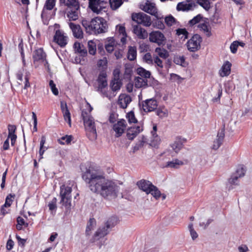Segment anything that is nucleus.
I'll return each mask as SVG.
<instances>
[{
	"label": "nucleus",
	"mask_w": 252,
	"mask_h": 252,
	"mask_svg": "<svg viewBox=\"0 0 252 252\" xmlns=\"http://www.w3.org/2000/svg\"><path fill=\"white\" fill-rule=\"evenodd\" d=\"M82 178L92 192L107 199L117 196L118 186L114 182L106 180L98 168L89 166L83 172Z\"/></svg>",
	"instance_id": "nucleus-1"
},
{
	"label": "nucleus",
	"mask_w": 252,
	"mask_h": 252,
	"mask_svg": "<svg viewBox=\"0 0 252 252\" xmlns=\"http://www.w3.org/2000/svg\"><path fill=\"white\" fill-rule=\"evenodd\" d=\"M88 104L89 107V113L83 110L81 116L87 131V135L90 140H94L96 139L97 137L96 130L94 120L90 115V113L93 110V108L89 103Z\"/></svg>",
	"instance_id": "nucleus-2"
},
{
	"label": "nucleus",
	"mask_w": 252,
	"mask_h": 252,
	"mask_svg": "<svg viewBox=\"0 0 252 252\" xmlns=\"http://www.w3.org/2000/svg\"><path fill=\"white\" fill-rule=\"evenodd\" d=\"M139 189L145 192L147 194H151L156 200L158 199L161 192L150 181L141 179L136 183Z\"/></svg>",
	"instance_id": "nucleus-3"
},
{
	"label": "nucleus",
	"mask_w": 252,
	"mask_h": 252,
	"mask_svg": "<svg viewBox=\"0 0 252 252\" xmlns=\"http://www.w3.org/2000/svg\"><path fill=\"white\" fill-rule=\"evenodd\" d=\"M119 220L116 216H112L109 218L105 223V226L102 228H99L95 232L94 236L90 240L91 243H94L106 235L108 232V229L114 227L118 223Z\"/></svg>",
	"instance_id": "nucleus-4"
},
{
	"label": "nucleus",
	"mask_w": 252,
	"mask_h": 252,
	"mask_svg": "<svg viewBox=\"0 0 252 252\" xmlns=\"http://www.w3.org/2000/svg\"><path fill=\"white\" fill-rule=\"evenodd\" d=\"M71 192L72 188L70 187L64 185L60 187V203L67 209H70L71 206Z\"/></svg>",
	"instance_id": "nucleus-5"
},
{
	"label": "nucleus",
	"mask_w": 252,
	"mask_h": 252,
	"mask_svg": "<svg viewBox=\"0 0 252 252\" xmlns=\"http://www.w3.org/2000/svg\"><path fill=\"white\" fill-rule=\"evenodd\" d=\"M94 34L105 33L108 31V24L104 18L97 17L93 19Z\"/></svg>",
	"instance_id": "nucleus-6"
},
{
	"label": "nucleus",
	"mask_w": 252,
	"mask_h": 252,
	"mask_svg": "<svg viewBox=\"0 0 252 252\" xmlns=\"http://www.w3.org/2000/svg\"><path fill=\"white\" fill-rule=\"evenodd\" d=\"M131 18L138 24L142 25L145 27H150L152 24L151 17L143 12L132 13Z\"/></svg>",
	"instance_id": "nucleus-7"
},
{
	"label": "nucleus",
	"mask_w": 252,
	"mask_h": 252,
	"mask_svg": "<svg viewBox=\"0 0 252 252\" xmlns=\"http://www.w3.org/2000/svg\"><path fill=\"white\" fill-rule=\"evenodd\" d=\"M68 37L63 31L61 30L56 31L53 37V42L60 47H65L68 43Z\"/></svg>",
	"instance_id": "nucleus-8"
},
{
	"label": "nucleus",
	"mask_w": 252,
	"mask_h": 252,
	"mask_svg": "<svg viewBox=\"0 0 252 252\" xmlns=\"http://www.w3.org/2000/svg\"><path fill=\"white\" fill-rule=\"evenodd\" d=\"M202 37L198 34H194L187 43L188 49L190 52H195L200 48Z\"/></svg>",
	"instance_id": "nucleus-9"
},
{
	"label": "nucleus",
	"mask_w": 252,
	"mask_h": 252,
	"mask_svg": "<svg viewBox=\"0 0 252 252\" xmlns=\"http://www.w3.org/2000/svg\"><path fill=\"white\" fill-rule=\"evenodd\" d=\"M127 126V123L125 119H121L113 126V130L115 131V136L120 137L125 132Z\"/></svg>",
	"instance_id": "nucleus-10"
},
{
	"label": "nucleus",
	"mask_w": 252,
	"mask_h": 252,
	"mask_svg": "<svg viewBox=\"0 0 252 252\" xmlns=\"http://www.w3.org/2000/svg\"><path fill=\"white\" fill-rule=\"evenodd\" d=\"M105 0H89V8L94 13L99 14L106 7Z\"/></svg>",
	"instance_id": "nucleus-11"
},
{
	"label": "nucleus",
	"mask_w": 252,
	"mask_h": 252,
	"mask_svg": "<svg viewBox=\"0 0 252 252\" xmlns=\"http://www.w3.org/2000/svg\"><path fill=\"white\" fill-rule=\"evenodd\" d=\"M46 58L47 54L43 48H38L33 52L32 59L34 64L41 63Z\"/></svg>",
	"instance_id": "nucleus-12"
},
{
	"label": "nucleus",
	"mask_w": 252,
	"mask_h": 252,
	"mask_svg": "<svg viewBox=\"0 0 252 252\" xmlns=\"http://www.w3.org/2000/svg\"><path fill=\"white\" fill-rule=\"evenodd\" d=\"M142 108L145 112H149L156 110L158 107V102L156 99L151 98L142 102Z\"/></svg>",
	"instance_id": "nucleus-13"
},
{
	"label": "nucleus",
	"mask_w": 252,
	"mask_h": 252,
	"mask_svg": "<svg viewBox=\"0 0 252 252\" xmlns=\"http://www.w3.org/2000/svg\"><path fill=\"white\" fill-rule=\"evenodd\" d=\"M149 39L151 42L157 43L158 45L163 44L165 40L164 36L160 32L156 31L150 33Z\"/></svg>",
	"instance_id": "nucleus-14"
},
{
	"label": "nucleus",
	"mask_w": 252,
	"mask_h": 252,
	"mask_svg": "<svg viewBox=\"0 0 252 252\" xmlns=\"http://www.w3.org/2000/svg\"><path fill=\"white\" fill-rule=\"evenodd\" d=\"M246 171V168L243 166H239L236 173L229 179V183L231 185H237L236 182L239 178L242 177L245 175Z\"/></svg>",
	"instance_id": "nucleus-15"
},
{
	"label": "nucleus",
	"mask_w": 252,
	"mask_h": 252,
	"mask_svg": "<svg viewBox=\"0 0 252 252\" xmlns=\"http://www.w3.org/2000/svg\"><path fill=\"white\" fill-rule=\"evenodd\" d=\"M143 130V127L142 125L129 127L127 130L126 136L129 140H132Z\"/></svg>",
	"instance_id": "nucleus-16"
},
{
	"label": "nucleus",
	"mask_w": 252,
	"mask_h": 252,
	"mask_svg": "<svg viewBox=\"0 0 252 252\" xmlns=\"http://www.w3.org/2000/svg\"><path fill=\"white\" fill-rule=\"evenodd\" d=\"M69 27L71 30L74 37L78 39H82L84 37V33L81 26L78 24L70 22Z\"/></svg>",
	"instance_id": "nucleus-17"
},
{
	"label": "nucleus",
	"mask_w": 252,
	"mask_h": 252,
	"mask_svg": "<svg viewBox=\"0 0 252 252\" xmlns=\"http://www.w3.org/2000/svg\"><path fill=\"white\" fill-rule=\"evenodd\" d=\"M225 136L224 126L218 131L217 139L214 140L212 149L217 150L222 144Z\"/></svg>",
	"instance_id": "nucleus-18"
},
{
	"label": "nucleus",
	"mask_w": 252,
	"mask_h": 252,
	"mask_svg": "<svg viewBox=\"0 0 252 252\" xmlns=\"http://www.w3.org/2000/svg\"><path fill=\"white\" fill-rule=\"evenodd\" d=\"M141 8L145 12L157 17L158 11L155 4L152 2H146L141 6Z\"/></svg>",
	"instance_id": "nucleus-19"
},
{
	"label": "nucleus",
	"mask_w": 252,
	"mask_h": 252,
	"mask_svg": "<svg viewBox=\"0 0 252 252\" xmlns=\"http://www.w3.org/2000/svg\"><path fill=\"white\" fill-rule=\"evenodd\" d=\"M131 100V98L129 95L121 94L119 97L118 104L121 108L125 109L130 103Z\"/></svg>",
	"instance_id": "nucleus-20"
},
{
	"label": "nucleus",
	"mask_w": 252,
	"mask_h": 252,
	"mask_svg": "<svg viewBox=\"0 0 252 252\" xmlns=\"http://www.w3.org/2000/svg\"><path fill=\"white\" fill-rule=\"evenodd\" d=\"M80 13V5L78 8L71 7L69 8V10L67 11L66 16L69 19V21H76L79 18V14Z\"/></svg>",
	"instance_id": "nucleus-21"
},
{
	"label": "nucleus",
	"mask_w": 252,
	"mask_h": 252,
	"mask_svg": "<svg viewBox=\"0 0 252 252\" xmlns=\"http://www.w3.org/2000/svg\"><path fill=\"white\" fill-rule=\"evenodd\" d=\"M61 108L65 121L71 126V114L67 108L66 103L62 101L61 102Z\"/></svg>",
	"instance_id": "nucleus-22"
},
{
	"label": "nucleus",
	"mask_w": 252,
	"mask_h": 252,
	"mask_svg": "<svg viewBox=\"0 0 252 252\" xmlns=\"http://www.w3.org/2000/svg\"><path fill=\"white\" fill-rule=\"evenodd\" d=\"M107 74L105 71H101L98 75L97 82L98 83V89L102 90L107 87V81L106 80Z\"/></svg>",
	"instance_id": "nucleus-23"
},
{
	"label": "nucleus",
	"mask_w": 252,
	"mask_h": 252,
	"mask_svg": "<svg viewBox=\"0 0 252 252\" xmlns=\"http://www.w3.org/2000/svg\"><path fill=\"white\" fill-rule=\"evenodd\" d=\"M133 32L139 39H145L148 37V32L146 30L138 25L133 26Z\"/></svg>",
	"instance_id": "nucleus-24"
},
{
	"label": "nucleus",
	"mask_w": 252,
	"mask_h": 252,
	"mask_svg": "<svg viewBox=\"0 0 252 252\" xmlns=\"http://www.w3.org/2000/svg\"><path fill=\"white\" fill-rule=\"evenodd\" d=\"M92 23L93 19L91 20L84 19L81 21V24L84 28L86 32L89 34H94V30Z\"/></svg>",
	"instance_id": "nucleus-25"
},
{
	"label": "nucleus",
	"mask_w": 252,
	"mask_h": 252,
	"mask_svg": "<svg viewBox=\"0 0 252 252\" xmlns=\"http://www.w3.org/2000/svg\"><path fill=\"white\" fill-rule=\"evenodd\" d=\"M231 63L229 61H225L220 69L219 70V74L221 77L227 76L230 74Z\"/></svg>",
	"instance_id": "nucleus-26"
},
{
	"label": "nucleus",
	"mask_w": 252,
	"mask_h": 252,
	"mask_svg": "<svg viewBox=\"0 0 252 252\" xmlns=\"http://www.w3.org/2000/svg\"><path fill=\"white\" fill-rule=\"evenodd\" d=\"M186 140L180 137H177L174 143L171 145L172 149L176 153H178L182 148L183 143Z\"/></svg>",
	"instance_id": "nucleus-27"
},
{
	"label": "nucleus",
	"mask_w": 252,
	"mask_h": 252,
	"mask_svg": "<svg viewBox=\"0 0 252 252\" xmlns=\"http://www.w3.org/2000/svg\"><path fill=\"white\" fill-rule=\"evenodd\" d=\"M74 51L82 57H85L87 55V50L84 45L79 42H75L73 45Z\"/></svg>",
	"instance_id": "nucleus-28"
},
{
	"label": "nucleus",
	"mask_w": 252,
	"mask_h": 252,
	"mask_svg": "<svg viewBox=\"0 0 252 252\" xmlns=\"http://www.w3.org/2000/svg\"><path fill=\"white\" fill-rule=\"evenodd\" d=\"M59 1L61 5L66 6L68 8L71 7L78 8L80 5L78 0H59Z\"/></svg>",
	"instance_id": "nucleus-29"
},
{
	"label": "nucleus",
	"mask_w": 252,
	"mask_h": 252,
	"mask_svg": "<svg viewBox=\"0 0 252 252\" xmlns=\"http://www.w3.org/2000/svg\"><path fill=\"white\" fill-rule=\"evenodd\" d=\"M198 27L207 37H210L212 35L211 28L208 23H200L198 25Z\"/></svg>",
	"instance_id": "nucleus-30"
},
{
	"label": "nucleus",
	"mask_w": 252,
	"mask_h": 252,
	"mask_svg": "<svg viewBox=\"0 0 252 252\" xmlns=\"http://www.w3.org/2000/svg\"><path fill=\"white\" fill-rule=\"evenodd\" d=\"M192 6L193 4L192 3L181 2L178 3L177 5V10L178 11H188L191 10Z\"/></svg>",
	"instance_id": "nucleus-31"
},
{
	"label": "nucleus",
	"mask_w": 252,
	"mask_h": 252,
	"mask_svg": "<svg viewBox=\"0 0 252 252\" xmlns=\"http://www.w3.org/2000/svg\"><path fill=\"white\" fill-rule=\"evenodd\" d=\"M184 164V163L182 161L175 159L172 161H168L165 167L177 169L180 165H183Z\"/></svg>",
	"instance_id": "nucleus-32"
},
{
	"label": "nucleus",
	"mask_w": 252,
	"mask_h": 252,
	"mask_svg": "<svg viewBox=\"0 0 252 252\" xmlns=\"http://www.w3.org/2000/svg\"><path fill=\"white\" fill-rule=\"evenodd\" d=\"M147 80L140 77H136L134 79L135 86L136 88H140L147 86Z\"/></svg>",
	"instance_id": "nucleus-33"
},
{
	"label": "nucleus",
	"mask_w": 252,
	"mask_h": 252,
	"mask_svg": "<svg viewBox=\"0 0 252 252\" xmlns=\"http://www.w3.org/2000/svg\"><path fill=\"white\" fill-rule=\"evenodd\" d=\"M56 0H46L42 11V16L45 10H51L55 6Z\"/></svg>",
	"instance_id": "nucleus-34"
},
{
	"label": "nucleus",
	"mask_w": 252,
	"mask_h": 252,
	"mask_svg": "<svg viewBox=\"0 0 252 252\" xmlns=\"http://www.w3.org/2000/svg\"><path fill=\"white\" fill-rule=\"evenodd\" d=\"M155 52L158 56L163 59H166L169 56V54L166 50L163 48L157 47L155 49Z\"/></svg>",
	"instance_id": "nucleus-35"
},
{
	"label": "nucleus",
	"mask_w": 252,
	"mask_h": 252,
	"mask_svg": "<svg viewBox=\"0 0 252 252\" xmlns=\"http://www.w3.org/2000/svg\"><path fill=\"white\" fill-rule=\"evenodd\" d=\"M137 56L136 48L134 46H130L127 52V59L130 61H134Z\"/></svg>",
	"instance_id": "nucleus-36"
},
{
	"label": "nucleus",
	"mask_w": 252,
	"mask_h": 252,
	"mask_svg": "<svg viewBox=\"0 0 252 252\" xmlns=\"http://www.w3.org/2000/svg\"><path fill=\"white\" fill-rule=\"evenodd\" d=\"M151 134L152 136V139L151 140V145L156 147L158 146L160 142V138L157 133V131H151Z\"/></svg>",
	"instance_id": "nucleus-37"
},
{
	"label": "nucleus",
	"mask_w": 252,
	"mask_h": 252,
	"mask_svg": "<svg viewBox=\"0 0 252 252\" xmlns=\"http://www.w3.org/2000/svg\"><path fill=\"white\" fill-rule=\"evenodd\" d=\"M136 72L141 76L140 77L143 78H145L147 80L148 78L150 77L151 73L141 67L137 68Z\"/></svg>",
	"instance_id": "nucleus-38"
},
{
	"label": "nucleus",
	"mask_w": 252,
	"mask_h": 252,
	"mask_svg": "<svg viewBox=\"0 0 252 252\" xmlns=\"http://www.w3.org/2000/svg\"><path fill=\"white\" fill-rule=\"evenodd\" d=\"M196 2L207 11H208L211 8V3L209 0H196Z\"/></svg>",
	"instance_id": "nucleus-39"
},
{
	"label": "nucleus",
	"mask_w": 252,
	"mask_h": 252,
	"mask_svg": "<svg viewBox=\"0 0 252 252\" xmlns=\"http://www.w3.org/2000/svg\"><path fill=\"white\" fill-rule=\"evenodd\" d=\"M122 83L120 80L113 79L110 82V87L114 92L117 91L120 89Z\"/></svg>",
	"instance_id": "nucleus-40"
},
{
	"label": "nucleus",
	"mask_w": 252,
	"mask_h": 252,
	"mask_svg": "<svg viewBox=\"0 0 252 252\" xmlns=\"http://www.w3.org/2000/svg\"><path fill=\"white\" fill-rule=\"evenodd\" d=\"M73 139L72 135H66L58 140V142L61 145L69 144Z\"/></svg>",
	"instance_id": "nucleus-41"
},
{
	"label": "nucleus",
	"mask_w": 252,
	"mask_h": 252,
	"mask_svg": "<svg viewBox=\"0 0 252 252\" xmlns=\"http://www.w3.org/2000/svg\"><path fill=\"white\" fill-rule=\"evenodd\" d=\"M107 60L106 58L104 57L102 59L99 60L97 63V67L101 68L102 70L105 71L107 68Z\"/></svg>",
	"instance_id": "nucleus-42"
},
{
	"label": "nucleus",
	"mask_w": 252,
	"mask_h": 252,
	"mask_svg": "<svg viewBox=\"0 0 252 252\" xmlns=\"http://www.w3.org/2000/svg\"><path fill=\"white\" fill-rule=\"evenodd\" d=\"M88 51L90 54L94 55L96 53V44L93 40H90L88 42Z\"/></svg>",
	"instance_id": "nucleus-43"
},
{
	"label": "nucleus",
	"mask_w": 252,
	"mask_h": 252,
	"mask_svg": "<svg viewBox=\"0 0 252 252\" xmlns=\"http://www.w3.org/2000/svg\"><path fill=\"white\" fill-rule=\"evenodd\" d=\"M123 3V0H109L110 7L113 10L117 9Z\"/></svg>",
	"instance_id": "nucleus-44"
},
{
	"label": "nucleus",
	"mask_w": 252,
	"mask_h": 252,
	"mask_svg": "<svg viewBox=\"0 0 252 252\" xmlns=\"http://www.w3.org/2000/svg\"><path fill=\"white\" fill-rule=\"evenodd\" d=\"M46 142V137L45 136L42 135L41 137V140L40 141V149L39 151V154L40 157V158H42V155L44 153V152L45 151V149H47V148H45L44 147V145L45 143Z\"/></svg>",
	"instance_id": "nucleus-45"
},
{
	"label": "nucleus",
	"mask_w": 252,
	"mask_h": 252,
	"mask_svg": "<svg viewBox=\"0 0 252 252\" xmlns=\"http://www.w3.org/2000/svg\"><path fill=\"white\" fill-rule=\"evenodd\" d=\"M176 34L179 36H181L180 38L185 40L188 37L189 32L186 29H178L177 30Z\"/></svg>",
	"instance_id": "nucleus-46"
},
{
	"label": "nucleus",
	"mask_w": 252,
	"mask_h": 252,
	"mask_svg": "<svg viewBox=\"0 0 252 252\" xmlns=\"http://www.w3.org/2000/svg\"><path fill=\"white\" fill-rule=\"evenodd\" d=\"M15 197V195L14 194H9L6 197L5 201L3 204V206H5V207H10L12 203H13V199H14Z\"/></svg>",
	"instance_id": "nucleus-47"
},
{
	"label": "nucleus",
	"mask_w": 252,
	"mask_h": 252,
	"mask_svg": "<svg viewBox=\"0 0 252 252\" xmlns=\"http://www.w3.org/2000/svg\"><path fill=\"white\" fill-rule=\"evenodd\" d=\"M156 114L159 118H163L168 116V110L164 108L162 109L159 108L157 109Z\"/></svg>",
	"instance_id": "nucleus-48"
},
{
	"label": "nucleus",
	"mask_w": 252,
	"mask_h": 252,
	"mask_svg": "<svg viewBox=\"0 0 252 252\" xmlns=\"http://www.w3.org/2000/svg\"><path fill=\"white\" fill-rule=\"evenodd\" d=\"M126 118L127 119V121L129 124H135L137 123V120L135 118L134 112L132 111H131L128 113H127L126 115Z\"/></svg>",
	"instance_id": "nucleus-49"
},
{
	"label": "nucleus",
	"mask_w": 252,
	"mask_h": 252,
	"mask_svg": "<svg viewBox=\"0 0 252 252\" xmlns=\"http://www.w3.org/2000/svg\"><path fill=\"white\" fill-rule=\"evenodd\" d=\"M174 63L176 64L185 66V59L183 56H177L174 58Z\"/></svg>",
	"instance_id": "nucleus-50"
},
{
	"label": "nucleus",
	"mask_w": 252,
	"mask_h": 252,
	"mask_svg": "<svg viewBox=\"0 0 252 252\" xmlns=\"http://www.w3.org/2000/svg\"><path fill=\"white\" fill-rule=\"evenodd\" d=\"M57 199L56 197H54L52 200L49 203L48 207L50 211H55L57 208Z\"/></svg>",
	"instance_id": "nucleus-51"
},
{
	"label": "nucleus",
	"mask_w": 252,
	"mask_h": 252,
	"mask_svg": "<svg viewBox=\"0 0 252 252\" xmlns=\"http://www.w3.org/2000/svg\"><path fill=\"white\" fill-rule=\"evenodd\" d=\"M202 18L203 17L201 14H198L189 21V24L190 26H192L199 23Z\"/></svg>",
	"instance_id": "nucleus-52"
},
{
	"label": "nucleus",
	"mask_w": 252,
	"mask_h": 252,
	"mask_svg": "<svg viewBox=\"0 0 252 252\" xmlns=\"http://www.w3.org/2000/svg\"><path fill=\"white\" fill-rule=\"evenodd\" d=\"M188 228L189 229L190 235L193 240H195L198 237V234L196 231L193 228V225L192 223H190L189 224Z\"/></svg>",
	"instance_id": "nucleus-53"
},
{
	"label": "nucleus",
	"mask_w": 252,
	"mask_h": 252,
	"mask_svg": "<svg viewBox=\"0 0 252 252\" xmlns=\"http://www.w3.org/2000/svg\"><path fill=\"white\" fill-rule=\"evenodd\" d=\"M17 222L16 228L18 230H20L22 229V226L25 225V220L23 218L19 216L17 218Z\"/></svg>",
	"instance_id": "nucleus-54"
},
{
	"label": "nucleus",
	"mask_w": 252,
	"mask_h": 252,
	"mask_svg": "<svg viewBox=\"0 0 252 252\" xmlns=\"http://www.w3.org/2000/svg\"><path fill=\"white\" fill-rule=\"evenodd\" d=\"M49 86L51 88V90L53 94L55 95H58L59 94V91L58 89L56 88V84L54 83L53 80H50Z\"/></svg>",
	"instance_id": "nucleus-55"
},
{
	"label": "nucleus",
	"mask_w": 252,
	"mask_h": 252,
	"mask_svg": "<svg viewBox=\"0 0 252 252\" xmlns=\"http://www.w3.org/2000/svg\"><path fill=\"white\" fill-rule=\"evenodd\" d=\"M175 22V19L171 15L165 18V23L168 26H171Z\"/></svg>",
	"instance_id": "nucleus-56"
},
{
	"label": "nucleus",
	"mask_w": 252,
	"mask_h": 252,
	"mask_svg": "<svg viewBox=\"0 0 252 252\" xmlns=\"http://www.w3.org/2000/svg\"><path fill=\"white\" fill-rule=\"evenodd\" d=\"M30 74L29 72H27L26 73V74L25 75L24 79H25V82H24V89H27L28 88H30L31 87V85L29 82L30 79Z\"/></svg>",
	"instance_id": "nucleus-57"
},
{
	"label": "nucleus",
	"mask_w": 252,
	"mask_h": 252,
	"mask_svg": "<svg viewBox=\"0 0 252 252\" xmlns=\"http://www.w3.org/2000/svg\"><path fill=\"white\" fill-rule=\"evenodd\" d=\"M153 60L154 61L155 63L160 68H163V63L161 60H160L159 57L156 55L153 56Z\"/></svg>",
	"instance_id": "nucleus-58"
},
{
	"label": "nucleus",
	"mask_w": 252,
	"mask_h": 252,
	"mask_svg": "<svg viewBox=\"0 0 252 252\" xmlns=\"http://www.w3.org/2000/svg\"><path fill=\"white\" fill-rule=\"evenodd\" d=\"M117 30L120 34H122L124 36H126V28L124 26L119 25L116 27Z\"/></svg>",
	"instance_id": "nucleus-59"
},
{
	"label": "nucleus",
	"mask_w": 252,
	"mask_h": 252,
	"mask_svg": "<svg viewBox=\"0 0 252 252\" xmlns=\"http://www.w3.org/2000/svg\"><path fill=\"white\" fill-rule=\"evenodd\" d=\"M144 60L148 63H152L153 59L152 57L151 54L150 53H147L145 54L143 57Z\"/></svg>",
	"instance_id": "nucleus-60"
},
{
	"label": "nucleus",
	"mask_w": 252,
	"mask_h": 252,
	"mask_svg": "<svg viewBox=\"0 0 252 252\" xmlns=\"http://www.w3.org/2000/svg\"><path fill=\"white\" fill-rule=\"evenodd\" d=\"M237 42H236V41H233L230 45V49L231 50V52L235 54L236 53L237 51V49L238 47V44L237 43Z\"/></svg>",
	"instance_id": "nucleus-61"
},
{
	"label": "nucleus",
	"mask_w": 252,
	"mask_h": 252,
	"mask_svg": "<svg viewBox=\"0 0 252 252\" xmlns=\"http://www.w3.org/2000/svg\"><path fill=\"white\" fill-rule=\"evenodd\" d=\"M158 20L155 22V24L156 25V27L157 28L159 29H163L164 28V25L163 23V21L159 19L157 15V17H156Z\"/></svg>",
	"instance_id": "nucleus-62"
},
{
	"label": "nucleus",
	"mask_w": 252,
	"mask_h": 252,
	"mask_svg": "<svg viewBox=\"0 0 252 252\" xmlns=\"http://www.w3.org/2000/svg\"><path fill=\"white\" fill-rule=\"evenodd\" d=\"M14 245V241L12 239H9L6 243V247L7 250L8 251L11 250L13 248Z\"/></svg>",
	"instance_id": "nucleus-63"
},
{
	"label": "nucleus",
	"mask_w": 252,
	"mask_h": 252,
	"mask_svg": "<svg viewBox=\"0 0 252 252\" xmlns=\"http://www.w3.org/2000/svg\"><path fill=\"white\" fill-rule=\"evenodd\" d=\"M23 71L24 69L23 68L18 70L16 74V78L21 82L23 81Z\"/></svg>",
	"instance_id": "nucleus-64"
}]
</instances>
